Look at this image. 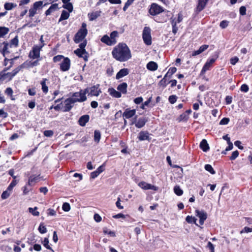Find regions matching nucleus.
Segmentation results:
<instances>
[{
  "label": "nucleus",
  "mask_w": 252,
  "mask_h": 252,
  "mask_svg": "<svg viewBox=\"0 0 252 252\" xmlns=\"http://www.w3.org/2000/svg\"><path fill=\"white\" fill-rule=\"evenodd\" d=\"M113 57L120 62H126L131 57L129 48H114L112 52Z\"/></svg>",
  "instance_id": "f257e3e1"
},
{
  "label": "nucleus",
  "mask_w": 252,
  "mask_h": 252,
  "mask_svg": "<svg viewBox=\"0 0 252 252\" xmlns=\"http://www.w3.org/2000/svg\"><path fill=\"white\" fill-rule=\"evenodd\" d=\"M89 93V88L84 90H80V91L73 93L71 98L76 102H82L87 100L86 94Z\"/></svg>",
  "instance_id": "f03ea898"
},
{
  "label": "nucleus",
  "mask_w": 252,
  "mask_h": 252,
  "mask_svg": "<svg viewBox=\"0 0 252 252\" xmlns=\"http://www.w3.org/2000/svg\"><path fill=\"white\" fill-rule=\"evenodd\" d=\"M87 33L88 30L87 29V24L85 23H83L81 28L79 30L74 36V40L75 42L79 43L82 41L87 35Z\"/></svg>",
  "instance_id": "7ed1b4c3"
},
{
  "label": "nucleus",
  "mask_w": 252,
  "mask_h": 252,
  "mask_svg": "<svg viewBox=\"0 0 252 252\" xmlns=\"http://www.w3.org/2000/svg\"><path fill=\"white\" fill-rule=\"evenodd\" d=\"M219 57V54L216 52L214 55L213 56L212 58L208 59L203 66L201 73H203L209 70L211 67L212 66V64L215 63L217 59Z\"/></svg>",
  "instance_id": "20e7f679"
},
{
  "label": "nucleus",
  "mask_w": 252,
  "mask_h": 252,
  "mask_svg": "<svg viewBox=\"0 0 252 252\" xmlns=\"http://www.w3.org/2000/svg\"><path fill=\"white\" fill-rule=\"evenodd\" d=\"M151 31V29L148 27H145L143 31L142 37L147 45H150L152 43Z\"/></svg>",
  "instance_id": "39448f33"
},
{
  "label": "nucleus",
  "mask_w": 252,
  "mask_h": 252,
  "mask_svg": "<svg viewBox=\"0 0 252 252\" xmlns=\"http://www.w3.org/2000/svg\"><path fill=\"white\" fill-rule=\"evenodd\" d=\"M42 1H38L35 2L29 10V17H32L36 13L37 10L41 9L43 5Z\"/></svg>",
  "instance_id": "423d86ee"
},
{
  "label": "nucleus",
  "mask_w": 252,
  "mask_h": 252,
  "mask_svg": "<svg viewBox=\"0 0 252 252\" xmlns=\"http://www.w3.org/2000/svg\"><path fill=\"white\" fill-rule=\"evenodd\" d=\"M163 11V8L155 3H153L151 4L149 11V13L152 15H157Z\"/></svg>",
  "instance_id": "0eeeda50"
},
{
  "label": "nucleus",
  "mask_w": 252,
  "mask_h": 252,
  "mask_svg": "<svg viewBox=\"0 0 252 252\" xmlns=\"http://www.w3.org/2000/svg\"><path fill=\"white\" fill-rule=\"evenodd\" d=\"M75 103L70 97L66 99L63 102V112H69L74 106Z\"/></svg>",
  "instance_id": "6e6552de"
},
{
  "label": "nucleus",
  "mask_w": 252,
  "mask_h": 252,
  "mask_svg": "<svg viewBox=\"0 0 252 252\" xmlns=\"http://www.w3.org/2000/svg\"><path fill=\"white\" fill-rule=\"evenodd\" d=\"M70 67V60L67 58L65 57L60 64V69L62 71H68Z\"/></svg>",
  "instance_id": "1a4fd4ad"
},
{
  "label": "nucleus",
  "mask_w": 252,
  "mask_h": 252,
  "mask_svg": "<svg viewBox=\"0 0 252 252\" xmlns=\"http://www.w3.org/2000/svg\"><path fill=\"white\" fill-rule=\"evenodd\" d=\"M196 216L199 218V223L200 225H203L204 223V221L207 218V214L206 212L204 210H196L195 211Z\"/></svg>",
  "instance_id": "9d476101"
},
{
  "label": "nucleus",
  "mask_w": 252,
  "mask_h": 252,
  "mask_svg": "<svg viewBox=\"0 0 252 252\" xmlns=\"http://www.w3.org/2000/svg\"><path fill=\"white\" fill-rule=\"evenodd\" d=\"M74 53L79 58H82L85 62L88 61L89 54L86 51L85 48H77L74 51Z\"/></svg>",
  "instance_id": "9b49d317"
},
{
  "label": "nucleus",
  "mask_w": 252,
  "mask_h": 252,
  "mask_svg": "<svg viewBox=\"0 0 252 252\" xmlns=\"http://www.w3.org/2000/svg\"><path fill=\"white\" fill-rule=\"evenodd\" d=\"M89 88V94L92 96H97L101 93V91L99 88V85L97 84Z\"/></svg>",
  "instance_id": "f8f14e48"
},
{
  "label": "nucleus",
  "mask_w": 252,
  "mask_h": 252,
  "mask_svg": "<svg viewBox=\"0 0 252 252\" xmlns=\"http://www.w3.org/2000/svg\"><path fill=\"white\" fill-rule=\"evenodd\" d=\"M138 185L139 187L145 190L153 189L154 190L157 191L158 189V187L152 185L150 184L147 183L144 181L139 182Z\"/></svg>",
  "instance_id": "ddd939ff"
},
{
  "label": "nucleus",
  "mask_w": 252,
  "mask_h": 252,
  "mask_svg": "<svg viewBox=\"0 0 252 252\" xmlns=\"http://www.w3.org/2000/svg\"><path fill=\"white\" fill-rule=\"evenodd\" d=\"M42 178L40 175H31L29 178L28 185L29 186H33L36 183L38 182Z\"/></svg>",
  "instance_id": "4468645a"
},
{
  "label": "nucleus",
  "mask_w": 252,
  "mask_h": 252,
  "mask_svg": "<svg viewBox=\"0 0 252 252\" xmlns=\"http://www.w3.org/2000/svg\"><path fill=\"white\" fill-rule=\"evenodd\" d=\"M9 48H0V53L5 58V61H12L17 58V57H13L12 55H9L10 51Z\"/></svg>",
  "instance_id": "2eb2a0df"
},
{
  "label": "nucleus",
  "mask_w": 252,
  "mask_h": 252,
  "mask_svg": "<svg viewBox=\"0 0 252 252\" xmlns=\"http://www.w3.org/2000/svg\"><path fill=\"white\" fill-rule=\"evenodd\" d=\"M138 138L139 141L148 140L150 141L151 139L150 134L147 131H140L138 134Z\"/></svg>",
  "instance_id": "dca6fc26"
},
{
  "label": "nucleus",
  "mask_w": 252,
  "mask_h": 252,
  "mask_svg": "<svg viewBox=\"0 0 252 252\" xmlns=\"http://www.w3.org/2000/svg\"><path fill=\"white\" fill-rule=\"evenodd\" d=\"M136 114V110L135 109H130L129 108H127L126 109L125 112L123 114V117L125 118L126 119H130L134 116Z\"/></svg>",
  "instance_id": "f3484780"
},
{
  "label": "nucleus",
  "mask_w": 252,
  "mask_h": 252,
  "mask_svg": "<svg viewBox=\"0 0 252 252\" xmlns=\"http://www.w3.org/2000/svg\"><path fill=\"white\" fill-rule=\"evenodd\" d=\"M41 48H32L29 53V57L32 59H37L40 57V49Z\"/></svg>",
  "instance_id": "a211bd4d"
},
{
  "label": "nucleus",
  "mask_w": 252,
  "mask_h": 252,
  "mask_svg": "<svg viewBox=\"0 0 252 252\" xmlns=\"http://www.w3.org/2000/svg\"><path fill=\"white\" fill-rule=\"evenodd\" d=\"M39 65V60H37L35 61H27L23 63V67L24 68H28L29 67H32Z\"/></svg>",
  "instance_id": "6ab92c4d"
},
{
  "label": "nucleus",
  "mask_w": 252,
  "mask_h": 252,
  "mask_svg": "<svg viewBox=\"0 0 252 252\" xmlns=\"http://www.w3.org/2000/svg\"><path fill=\"white\" fill-rule=\"evenodd\" d=\"M129 73V70L127 68H123L119 70V71L116 74V79H120V78L124 77Z\"/></svg>",
  "instance_id": "aec40b11"
},
{
  "label": "nucleus",
  "mask_w": 252,
  "mask_h": 252,
  "mask_svg": "<svg viewBox=\"0 0 252 252\" xmlns=\"http://www.w3.org/2000/svg\"><path fill=\"white\" fill-rule=\"evenodd\" d=\"M89 119L90 117L88 115H83L79 118L78 123L81 126H84L89 122Z\"/></svg>",
  "instance_id": "412c9836"
},
{
  "label": "nucleus",
  "mask_w": 252,
  "mask_h": 252,
  "mask_svg": "<svg viewBox=\"0 0 252 252\" xmlns=\"http://www.w3.org/2000/svg\"><path fill=\"white\" fill-rule=\"evenodd\" d=\"M209 0H198V4L196 7L197 11H202L206 6Z\"/></svg>",
  "instance_id": "4be33fe9"
},
{
  "label": "nucleus",
  "mask_w": 252,
  "mask_h": 252,
  "mask_svg": "<svg viewBox=\"0 0 252 252\" xmlns=\"http://www.w3.org/2000/svg\"><path fill=\"white\" fill-rule=\"evenodd\" d=\"M127 84L126 82H123L120 84H119L117 89L123 94H126L127 93Z\"/></svg>",
  "instance_id": "5701e85b"
},
{
  "label": "nucleus",
  "mask_w": 252,
  "mask_h": 252,
  "mask_svg": "<svg viewBox=\"0 0 252 252\" xmlns=\"http://www.w3.org/2000/svg\"><path fill=\"white\" fill-rule=\"evenodd\" d=\"M146 67L149 70L154 71L157 70L158 65L156 62L151 61L147 64Z\"/></svg>",
  "instance_id": "b1692460"
},
{
  "label": "nucleus",
  "mask_w": 252,
  "mask_h": 252,
  "mask_svg": "<svg viewBox=\"0 0 252 252\" xmlns=\"http://www.w3.org/2000/svg\"><path fill=\"white\" fill-rule=\"evenodd\" d=\"M108 92L111 96L116 98H120L122 96V93L120 91H117L112 88L108 89Z\"/></svg>",
  "instance_id": "393cba45"
},
{
  "label": "nucleus",
  "mask_w": 252,
  "mask_h": 252,
  "mask_svg": "<svg viewBox=\"0 0 252 252\" xmlns=\"http://www.w3.org/2000/svg\"><path fill=\"white\" fill-rule=\"evenodd\" d=\"M147 120L145 118L142 117L140 118L138 121L135 123V126L137 128H142L143 127Z\"/></svg>",
  "instance_id": "a878e982"
},
{
  "label": "nucleus",
  "mask_w": 252,
  "mask_h": 252,
  "mask_svg": "<svg viewBox=\"0 0 252 252\" xmlns=\"http://www.w3.org/2000/svg\"><path fill=\"white\" fill-rule=\"evenodd\" d=\"M199 146L200 149L205 152H207L210 149L207 141L205 139H203L201 141Z\"/></svg>",
  "instance_id": "bb28decb"
},
{
  "label": "nucleus",
  "mask_w": 252,
  "mask_h": 252,
  "mask_svg": "<svg viewBox=\"0 0 252 252\" xmlns=\"http://www.w3.org/2000/svg\"><path fill=\"white\" fill-rule=\"evenodd\" d=\"M101 11H96L95 12H93L92 13H89L88 14L90 21H94L100 15Z\"/></svg>",
  "instance_id": "cd10ccee"
},
{
  "label": "nucleus",
  "mask_w": 252,
  "mask_h": 252,
  "mask_svg": "<svg viewBox=\"0 0 252 252\" xmlns=\"http://www.w3.org/2000/svg\"><path fill=\"white\" fill-rule=\"evenodd\" d=\"M58 4L55 3L52 4L50 7L45 11V14L46 16L49 15L51 13L55 11L58 9Z\"/></svg>",
  "instance_id": "c85d7f7f"
},
{
  "label": "nucleus",
  "mask_w": 252,
  "mask_h": 252,
  "mask_svg": "<svg viewBox=\"0 0 252 252\" xmlns=\"http://www.w3.org/2000/svg\"><path fill=\"white\" fill-rule=\"evenodd\" d=\"M169 79H168V77L165 75L163 78L159 81L158 83L159 86L164 88L167 86V85L169 83Z\"/></svg>",
  "instance_id": "c756f323"
},
{
  "label": "nucleus",
  "mask_w": 252,
  "mask_h": 252,
  "mask_svg": "<svg viewBox=\"0 0 252 252\" xmlns=\"http://www.w3.org/2000/svg\"><path fill=\"white\" fill-rule=\"evenodd\" d=\"M101 41L106 43L108 46H112L114 45V43L112 42L111 39H110L109 36L107 35H104L101 39Z\"/></svg>",
  "instance_id": "7c9ffc66"
},
{
  "label": "nucleus",
  "mask_w": 252,
  "mask_h": 252,
  "mask_svg": "<svg viewBox=\"0 0 252 252\" xmlns=\"http://www.w3.org/2000/svg\"><path fill=\"white\" fill-rule=\"evenodd\" d=\"M17 6V4L16 3H12V2H6L4 4V8L6 10H10L14 8Z\"/></svg>",
  "instance_id": "2f4dec72"
},
{
  "label": "nucleus",
  "mask_w": 252,
  "mask_h": 252,
  "mask_svg": "<svg viewBox=\"0 0 252 252\" xmlns=\"http://www.w3.org/2000/svg\"><path fill=\"white\" fill-rule=\"evenodd\" d=\"M69 17V12L63 10L62 12L61 15L59 19V22L67 19Z\"/></svg>",
  "instance_id": "473e14b6"
},
{
  "label": "nucleus",
  "mask_w": 252,
  "mask_h": 252,
  "mask_svg": "<svg viewBox=\"0 0 252 252\" xmlns=\"http://www.w3.org/2000/svg\"><path fill=\"white\" fill-rule=\"evenodd\" d=\"M9 31L8 28L5 27H0V38L3 37L4 35L7 34Z\"/></svg>",
  "instance_id": "72a5a7b5"
},
{
  "label": "nucleus",
  "mask_w": 252,
  "mask_h": 252,
  "mask_svg": "<svg viewBox=\"0 0 252 252\" xmlns=\"http://www.w3.org/2000/svg\"><path fill=\"white\" fill-rule=\"evenodd\" d=\"M47 81L46 79H43L41 81L40 84L42 86V90L44 93L46 94L48 92V87L46 85V81Z\"/></svg>",
  "instance_id": "f704fd0d"
},
{
  "label": "nucleus",
  "mask_w": 252,
  "mask_h": 252,
  "mask_svg": "<svg viewBox=\"0 0 252 252\" xmlns=\"http://www.w3.org/2000/svg\"><path fill=\"white\" fill-rule=\"evenodd\" d=\"M197 219L191 216H188L186 218V221L189 223H194L196 225L198 224L196 223Z\"/></svg>",
  "instance_id": "c9c22d12"
},
{
  "label": "nucleus",
  "mask_w": 252,
  "mask_h": 252,
  "mask_svg": "<svg viewBox=\"0 0 252 252\" xmlns=\"http://www.w3.org/2000/svg\"><path fill=\"white\" fill-rule=\"evenodd\" d=\"M118 36V32L117 31H113L112 32L110 36V39L112 41V42L115 44L116 42V38Z\"/></svg>",
  "instance_id": "e433bc0d"
},
{
  "label": "nucleus",
  "mask_w": 252,
  "mask_h": 252,
  "mask_svg": "<svg viewBox=\"0 0 252 252\" xmlns=\"http://www.w3.org/2000/svg\"><path fill=\"white\" fill-rule=\"evenodd\" d=\"M38 208L34 207V208L30 207L28 208L29 212L34 216H39V212L37 211Z\"/></svg>",
  "instance_id": "4c0bfd02"
},
{
  "label": "nucleus",
  "mask_w": 252,
  "mask_h": 252,
  "mask_svg": "<svg viewBox=\"0 0 252 252\" xmlns=\"http://www.w3.org/2000/svg\"><path fill=\"white\" fill-rule=\"evenodd\" d=\"M101 138V134L99 130H95L94 132V141L98 143Z\"/></svg>",
  "instance_id": "58836bf2"
},
{
  "label": "nucleus",
  "mask_w": 252,
  "mask_h": 252,
  "mask_svg": "<svg viewBox=\"0 0 252 252\" xmlns=\"http://www.w3.org/2000/svg\"><path fill=\"white\" fill-rule=\"evenodd\" d=\"M174 193L178 196H181L183 194V190L181 189L180 186H175L174 188Z\"/></svg>",
  "instance_id": "ea45409f"
},
{
  "label": "nucleus",
  "mask_w": 252,
  "mask_h": 252,
  "mask_svg": "<svg viewBox=\"0 0 252 252\" xmlns=\"http://www.w3.org/2000/svg\"><path fill=\"white\" fill-rule=\"evenodd\" d=\"M177 71V68L175 67H170L167 72L166 73V75H167L168 77V79H170L172 75L175 73Z\"/></svg>",
  "instance_id": "a19ab883"
},
{
  "label": "nucleus",
  "mask_w": 252,
  "mask_h": 252,
  "mask_svg": "<svg viewBox=\"0 0 252 252\" xmlns=\"http://www.w3.org/2000/svg\"><path fill=\"white\" fill-rule=\"evenodd\" d=\"M63 7L68 10L69 12H71L73 8L72 4L69 2L66 3H63Z\"/></svg>",
  "instance_id": "79ce46f5"
},
{
  "label": "nucleus",
  "mask_w": 252,
  "mask_h": 252,
  "mask_svg": "<svg viewBox=\"0 0 252 252\" xmlns=\"http://www.w3.org/2000/svg\"><path fill=\"white\" fill-rule=\"evenodd\" d=\"M43 245L47 249L53 251L52 248L49 245V240L47 238H45L44 240L42 242Z\"/></svg>",
  "instance_id": "37998d69"
},
{
  "label": "nucleus",
  "mask_w": 252,
  "mask_h": 252,
  "mask_svg": "<svg viewBox=\"0 0 252 252\" xmlns=\"http://www.w3.org/2000/svg\"><path fill=\"white\" fill-rule=\"evenodd\" d=\"M205 169L210 172L211 174H215L216 173L215 171L210 164H206L204 167Z\"/></svg>",
  "instance_id": "c03bdc74"
},
{
  "label": "nucleus",
  "mask_w": 252,
  "mask_h": 252,
  "mask_svg": "<svg viewBox=\"0 0 252 252\" xmlns=\"http://www.w3.org/2000/svg\"><path fill=\"white\" fill-rule=\"evenodd\" d=\"M38 230L41 234H44L47 232V230L46 227L43 225V223H41L38 227Z\"/></svg>",
  "instance_id": "a18cd8bd"
},
{
  "label": "nucleus",
  "mask_w": 252,
  "mask_h": 252,
  "mask_svg": "<svg viewBox=\"0 0 252 252\" xmlns=\"http://www.w3.org/2000/svg\"><path fill=\"white\" fill-rule=\"evenodd\" d=\"M188 116L187 115V114L184 113L180 115L178 118V121L179 122L187 121L188 120Z\"/></svg>",
  "instance_id": "49530a36"
},
{
  "label": "nucleus",
  "mask_w": 252,
  "mask_h": 252,
  "mask_svg": "<svg viewBox=\"0 0 252 252\" xmlns=\"http://www.w3.org/2000/svg\"><path fill=\"white\" fill-rule=\"evenodd\" d=\"M18 36H16L14 38L11 40L10 41V46L11 47L12 46H17L18 45Z\"/></svg>",
  "instance_id": "de8ad7c7"
},
{
  "label": "nucleus",
  "mask_w": 252,
  "mask_h": 252,
  "mask_svg": "<svg viewBox=\"0 0 252 252\" xmlns=\"http://www.w3.org/2000/svg\"><path fill=\"white\" fill-rule=\"evenodd\" d=\"M65 58V57H64L63 55H59L54 57L53 60V62L54 63H57V62H61L62 60H63L64 58Z\"/></svg>",
  "instance_id": "09e8293b"
},
{
  "label": "nucleus",
  "mask_w": 252,
  "mask_h": 252,
  "mask_svg": "<svg viewBox=\"0 0 252 252\" xmlns=\"http://www.w3.org/2000/svg\"><path fill=\"white\" fill-rule=\"evenodd\" d=\"M239 153L236 150L232 152L231 156L230 157L229 159L231 160H233L235 159L239 156Z\"/></svg>",
  "instance_id": "8fccbe9b"
},
{
  "label": "nucleus",
  "mask_w": 252,
  "mask_h": 252,
  "mask_svg": "<svg viewBox=\"0 0 252 252\" xmlns=\"http://www.w3.org/2000/svg\"><path fill=\"white\" fill-rule=\"evenodd\" d=\"M62 209L65 212H68L70 210V206L68 203H63L62 206Z\"/></svg>",
  "instance_id": "3c124183"
},
{
  "label": "nucleus",
  "mask_w": 252,
  "mask_h": 252,
  "mask_svg": "<svg viewBox=\"0 0 252 252\" xmlns=\"http://www.w3.org/2000/svg\"><path fill=\"white\" fill-rule=\"evenodd\" d=\"M177 99V96L175 95H171L169 96L168 100L171 104H174L176 102Z\"/></svg>",
  "instance_id": "603ef678"
},
{
  "label": "nucleus",
  "mask_w": 252,
  "mask_h": 252,
  "mask_svg": "<svg viewBox=\"0 0 252 252\" xmlns=\"http://www.w3.org/2000/svg\"><path fill=\"white\" fill-rule=\"evenodd\" d=\"M9 190H8L7 189L6 190L4 191L1 195V197L3 199H6L8 198L10 195V192Z\"/></svg>",
  "instance_id": "864d4df0"
},
{
  "label": "nucleus",
  "mask_w": 252,
  "mask_h": 252,
  "mask_svg": "<svg viewBox=\"0 0 252 252\" xmlns=\"http://www.w3.org/2000/svg\"><path fill=\"white\" fill-rule=\"evenodd\" d=\"M17 184V182L16 180H13L11 182V183L10 184L9 186L8 187V188L7 189V190H9V191H11V190L13 188V187H14Z\"/></svg>",
  "instance_id": "5fc2aeb1"
},
{
  "label": "nucleus",
  "mask_w": 252,
  "mask_h": 252,
  "mask_svg": "<svg viewBox=\"0 0 252 252\" xmlns=\"http://www.w3.org/2000/svg\"><path fill=\"white\" fill-rule=\"evenodd\" d=\"M33 249L35 251L39 252V251H41V246H40V245H39V244H34V245H33V248H32V247H31V248H30L29 250H30L31 252H32V249Z\"/></svg>",
  "instance_id": "6e6d98bb"
},
{
  "label": "nucleus",
  "mask_w": 252,
  "mask_h": 252,
  "mask_svg": "<svg viewBox=\"0 0 252 252\" xmlns=\"http://www.w3.org/2000/svg\"><path fill=\"white\" fill-rule=\"evenodd\" d=\"M229 119L228 118H223L220 122V125H225L229 122Z\"/></svg>",
  "instance_id": "4d7b16f0"
},
{
  "label": "nucleus",
  "mask_w": 252,
  "mask_h": 252,
  "mask_svg": "<svg viewBox=\"0 0 252 252\" xmlns=\"http://www.w3.org/2000/svg\"><path fill=\"white\" fill-rule=\"evenodd\" d=\"M206 49V48H199L198 50L193 51L191 54V56H197V55L200 54V53H202Z\"/></svg>",
  "instance_id": "13d9d810"
},
{
  "label": "nucleus",
  "mask_w": 252,
  "mask_h": 252,
  "mask_svg": "<svg viewBox=\"0 0 252 252\" xmlns=\"http://www.w3.org/2000/svg\"><path fill=\"white\" fill-rule=\"evenodd\" d=\"M249 86L247 84H243L240 88V90L242 92L247 93L249 91Z\"/></svg>",
  "instance_id": "bf43d9fd"
},
{
  "label": "nucleus",
  "mask_w": 252,
  "mask_h": 252,
  "mask_svg": "<svg viewBox=\"0 0 252 252\" xmlns=\"http://www.w3.org/2000/svg\"><path fill=\"white\" fill-rule=\"evenodd\" d=\"M207 248L210 251V252H215L214 246L211 242H208Z\"/></svg>",
  "instance_id": "052dcab7"
},
{
  "label": "nucleus",
  "mask_w": 252,
  "mask_h": 252,
  "mask_svg": "<svg viewBox=\"0 0 252 252\" xmlns=\"http://www.w3.org/2000/svg\"><path fill=\"white\" fill-rule=\"evenodd\" d=\"M228 21L226 20H223L220 23V26L222 29H225L228 26Z\"/></svg>",
  "instance_id": "680f3d73"
},
{
  "label": "nucleus",
  "mask_w": 252,
  "mask_h": 252,
  "mask_svg": "<svg viewBox=\"0 0 252 252\" xmlns=\"http://www.w3.org/2000/svg\"><path fill=\"white\" fill-rule=\"evenodd\" d=\"M54 132L51 130H46L44 131V135L46 137H51L53 135Z\"/></svg>",
  "instance_id": "e2e57ef3"
},
{
  "label": "nucleus",
  "mask_w": 252,
  "mask_h": 252,
  "mask_svg": "<svg viewBox=\"0 0 252 252\" xmlns=\"http://www.w3.org/2000/svg\"><path fill=\"white\" fill-rule=\"evenodd\" d=\"M251 232H252V228L246 226L240 231V233L242 234L244 233H249Z\"/></svg>",
  "instance_id": "0e129e2a"
},
{
  "label": "nucleus",
  "mask_w": 252,
  "mask_h": 252,
  "mask_svg": "<svg viewBox=\"0 0 252 252\" xmlns=\"http://www.w3.org/2000/svg\"><path fill=\"white\" fill-rule=\"evenodd\" d=\"M105 170V165L103 164L102 165L99 166L97 169L95 170L99 174L101 173Z\"/></svg>",
  "instance_id": "69168bd1"
},
{
  "label": "nucleus",
  "mask_w": 252,
  "mask_h": 252,
  "mask_svg": "<svg viewBox=\"0 0 252 252\" xmlns=\"http://www.w3.org/2000/svg\"><path fill=\"white\" fill-rule=\"evenodd\" d=\"M239 12L241 15H245L246 14V8L244 6H242L239 9Z\"/></svg>",
  "instance_id": "338daca9"
},
{
  "label": "nucleus",
  "mask_w": 252,
  "mask_h": 252,
  "mask_svg": "<svg viewBox=\"0 0 252 252\" xmlns=\"http://www.w3.org/2000/svg\"><path fill=\"white\" fill-rule=\"evenodd\" d=\"M239 61V58L234 57L230 59V62L232 65H235Z\"/></svg>",
  "instance_id": "774afa93"
}]
</instances>
